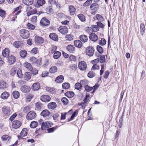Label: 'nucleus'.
Wrapping results in <instances>:
<instances>
[{
    "label": "nucleus",
    "mask_w": 146,
    "mask_h": 146,
    "mask_svg": "<svg viewBox=\"0 0 146 146\" xmlns=\"http://www.w3.org/2000/svg\"><path fill=\"white\" fill-rule=\"evenodd\" d=\"M2 111L4 117H7L12 113L11 110L9 108L4 106L2 108Z\"/></svg>",
    "instance_id": "1"
},
{
    "label": "nucleus",
    "mask_w": 146,
    "mask_h": 146,
    "mask_svg": "<svg viewBox=\"0 0 146 146\" xmlns=\"http://www.w3.org/2000/svg\"><path fill=\"white\" fill-rule=\"evenodd\" d=\"M19 33L20 36L23 38L27 39L29 36V33L27 30L21 29Z\"/></svg>",
    "instance_id": "2"
},
{
    "label": "nucleus",
    "mask_w": 146,
    "mask_h": 146,
    "mask_svg": "<svg viewBox=\"0 0 146 146\" xmlns=\"http://www.w3.org/2000/svg\"><path fill=\"white\" fill-rule=\"evenodd\" d=\"M94 49L92 46H89L87 47L86 50V54L90 56H92L94 53Z\"/></svg>",
    "instance_id": "3"
},
{
    "label": "nucleus",
    "mask_w": 146,
    "mask_h": 146,
    "mask_svg": "<svg viewBox=\"0 0 146 146\" xmlns=\"http://www.w3.org/2000/svg\"><path fill=\"white\" fill-rule=\"evenodd\" d=\"M78 67L81 70H86L87 68V65L86 62L84 61L80 62L78 64Z\"/></svg>",
    "instance_id": "4"
},
{
    "label": "nucleus",
    "mask_w": 146,
    "mask_h": 146,
    "mask_svg": "<svg viewBox=\"0 0 146 146\" xmlns=\"http://www.w3.org/2000/svg\"><path fill=\"white\" fill-rule=\"evenodd\" d=\"M42 121V120L41 119L40 123L42 124L41 128L42 130L45 129L46 127H50L52 125V123L51 122L47 121L44 122Z\"/></svg>",
    "instance_id": "5"
},
{
    "label": "nucleus",
    "mask_w": 146,
    "mask_h": 146,
    "mask_svg": "<svg viewBox=\"0 0 146 146\" xmlns=\"http://www.w3.org/2000/svg\"><path fill=\"white\" fill-rule=\"evenodd\" d=\"M36 116V113L34 111H31L27 114L26 118L28 120H31L34 119Z\"/></svg>",
    "instance_id": "6"
},
{
    "label": "nucleus",
    "mask_w": 146,
    "mask_h": 146,
    "mask_svg": "<svg viewBox=\"0 0 146 146\" xmlns=\"http://www.w3.org/2000/svg\"><path fill=\"white\" fill-rule=\"evenodd\" d=\"M90 8L92 11H93L92 12V14L94 15L99 8V6L98 4L94 3L91 5Z\"/></svg>",
    "instance_id": "7"
},
{
    "label": "nucleus",
    "mask_w": 146,
    "mask_h": 146,
    "mask_svg": "<svg viewBox=\"0 0 146 146\" xmlns=\"http://www.w3.org/2000/svg\"><path fill=\"white\" fill-rule=\"evenodd\" d=\"M22 124V123L18 120H14L13 121L12 125V127L15 129L19 128Z\"/></svg>",
    "instance_id": "8"
},
{
    "label": "nucleus",
    "mask_w": 146,
    "mask_h": 146,
    "mask_svg": "<svg viewBox=\"0 0 146 146\" xmlns=\"http://www.w3.org/2000/svg\"><path fill=\"white\" fill-rule=\"evenodd\" d=\"M40 24L43 26H47L50 24V22L45 17H43L40 21Z\"/></svg>",
    "instance_id": "9"
},
{
    "label": "nucleus",
    "mask_w": 146,
    "mask_h": 146,
    "mask_svg": "<svg viewBox=\"0 0 146 146\" xmlns=\"http://www.w3.org/2000/svg\"><path fill=\"white\" fill-rule=\"evenodd\" d=\"M40 99L43 102H48L50 101L51 98L48 95H44L41 96Z\"/></svg>",
    "instance_id": "10"
},
{
    "label": "nucleus",
    "mask_w": 146,
    "mask_h": 146,
    "mask_svg": "<svg viewBox=\"0 0 146 146\" xmlns=\"http://www.w3.org/2000/svg\"><path fill=\"white\" fill-rule=\"evenodd\" d=\"M58 31L62 34L64 35L68 33V29L66 26H61L58 29Z\"/></svg>",
    "instance_id": "11"
},
{
    "label": "nucleus",
    "mask_w": 146,
    "mask_h": 146,
    "mask_svg": "<svg viewBox=\"0 0 146 146\" xmlns=\"http://www.w3.org/2000/svg\"><path fill=\"white\" fill-rule=\"evenodd\" d=\"M89 38L91 40L94 42L98 39V36L94 33H92L90 35Z\"/></svg>",
    "instance_id": "12"
},
{
    "label": "nucleus",
    "mask_w": 146,
    "mask_h": 146,
    "mask_svg": "<svg viewBox=\"0 0 146 146\" xmlns=\"http://www.w3.org/2000/svg\"><path fill=\"white\" fill-rule=\"evenodd\" d=\"M35 41L36 44H41L43 42L44 40L41 37L36 36L35 38Z\"/></svg>",
    "instance_id": "13"
},
{
    "label": "nucleus",
    "mask_w": 146,
    "mask_h": 146,
    "mask_svg": "<svg viewBox=\"0 0 146 146\" xmlns=\"http://www.w3.org/2000/svg\"><path fill=\"white\" fill-rule=\"evenodd\" d=\"M31 89L30 87L27 86H24L21 87L20 90L23 93H27L29 92Z\"/></svg>",
    "instance_id": "14"
},
{
    "label": "nucleus",
    "mask_w": 146,
    "mask_h": 146,
    "mask_svg": "<svg viewBox=\"0 0 146 146\" xmlns=\"http://www.w3.org/2000/svg\"><path fill=\"white\" fill-rule=\"evenodd\" d=\"M23 66L28 71H32L33 70V67L31 65L27 62H25L23 64Z\"/></svg>",
    "instance_id": "15"
},
{
    "label": "nucleus",
    "mask_w": 146,
    "mask_h": 146,
    "mask_svg": "<svg viewBox=\"0 0 146 146\" xmlns=\"http://www.w3.org/2000/svg\"><path fill=\"white\" fill-rule=\"evenodd\" d=\"M57 105L54 102H52L48 104L47 107L48 109L50 110H54L56 107Z\"/></svg>",
    "instance_id": "16"
},
{
    "label": "nucleus",
    "mask_w": 146,
    "mask_h": 146,
    "mask_svg": "<svg viewBox=\"0 0 146 146\" xmlns=\"http://www.w3.org/2000/svg\"><path fill=\"white\" fill-rule=\"evenodd\" d=\"M49 37L53 40L57 41L58 40V35L54 33H50L49 36Z\"/></svg>",
    "instance_id": "17"
},
{
    "label": "nucleus",
    "mask_w": 146,
    "mask_h": 146,
    "mask_svg": "<svg viewBox=\"0 0 146 146\" xmlns=\"http://www.w3.org/2000/svg\"><path fill=\"white\" fill-rule=\"evenodd\" d=\"M8 63L10 65H11L13 64L16 60L15 57L12 55L9 57L8 58Z\"/></svg>",
    "instance_id": "18"
},
{
    "label": "nucleus",
    "mask_w": 146,
    "mask_h": 146,
    "mask_svg": "<svg viewBox=\"0 0 146 146\" xmlns=\"http://www.w3.org/2000/svg\"><path fill=\"white\" fill-rule=\"evenodd\" d=\"M49 4L52 5V6H56L57 8L60 7V4L57 2H56L54 0H50L48 1Z\"/></svg>",
    "instance_id": "19"
},
{
    "label": "nucleus",
    "mask_w": 146,
    "mask_h": 146,
    "mask_svg": "<svg viewBox=\"0 0 146 146\" xmlns=\"http://www.w3.org/2000/svg\"><path fill=\"white\" fill-rule=\"evenodd\" d=\"M66 48L67 50L70 53H73L75 50V48L73 45L70 44L68 45Z\"/></svg>",
    "instance_id": "20"
},
{
    "label": "nucleus",
    "mask_w": 146,
    "mask_h": 146,
    "mask_svg": "<svg viewBox=\"0 0 146 146\" xmlns=\"http://www.w3.org/2000/svg\"><path fill=\"white\" fill-rule=\"evenodd\" d=\"M2 54L4 57H7L9 54V49L7 48H5L4 50H3Z\"/></svg>",
    "instance_id": "21"
},
{
    "label": "nucleus",
    "mask_w": 146,
    "mask_h": 146,
    "mask_svg": "<svg viewBox=\"0 0 146 146\" xmlns=\"http://www.w3.org/2000/svg\"><path fill=\"white\" fill-rule=\"evenodd\" d=\"M9 95L10 94L9 92H5L1 94V97L3 99H7L9 96Z\"/></svg>",
    "instance_id": "22"
},
{
    "label": "nucleus",
    "mask_w": 146,
    "mask_h": 146,
    "mask_svg": "<svg viewBox=\"0 0 146 146\" xmlns=\"http://www.w3.org/2000/svg\"><path fill=\"white\" fill-rule=\"evenodd\" d=\"M64 79L63 76L62 75H60L56 78L55 81L57 83H60L63 81Z\"/></svg>",
    "instance_id": "23"
},
{
    "label": "nucleus",
    "mask_w": 146,
    "mask_h": 146,
    "mask_svg": "<svg viewBox=\"0 0 146 146\" xmlns=\"http://www.w3.org/2000/svg\"><path fill=\"white\" fill-rule=\"evenodd\" d=\"M23 44V43L22 42L17 41L14 42L13 45L15 47L18 48L19 47H21Z\"/></svg>",
    "instance_id": "24"
},
{
    "label": "nucleus",
    "mask_w": 146,
    "mask_h": 146,
    "mask_svg": "<svg viewBox=\"0 0 146 146\" xmlns=\"http://www.w3.org/2000/svg\"><path fill=\"white\" fill-rule=\"evenodd\" d=\"M74 44L76 47L80 48L82 46V43L81 41L79 40H76L74 41Z\"/></svg>",
    "instance_id": "25"
},
{
    "label": "nucleus",
    "mask_w": 146,
    "mask_h": 146,
    "mask_svg": "<svg viewBox=\"0 0 146 146\" xmlns=\"http://www.w3.org/2000/svg\"><path fill=\"white\" fill-rule=\"evenodd\" d=\"M69 11L71 15H74L76 11V9L72 5H70L69 7Z\"/></svg>",
    "instance_id": "26"
},
{
    "label": "nucleus",
    "mask_w": 146,
    "mask_h": 146,
    "mask_svg": "<svg viewBox=\"0 0 146 146\" xmlns=\"http://www.w3.org/2000/svg\"><path fill=\"white\" fill-rule=\"evenodd\" d=\"M50 114V112L48 110H46L43 111L41 113L40 115L43 117L48 116Z\"/></svg>",
    "instance_id": "27"
},
{
    "label": "nucleus",
    "mask_w": 146,
    "mask_h": 146,
    "mask_svg": "<svg viewBox=\"0 0 146 146\" xmlns=\"http://www.w3.org/2000/svg\"><path fill=\"white\" fill-rule=\"evenodd\" d=\"M145 26L144 24L142 23L141 24L140 27V33L142 35L145 33Z\"/></svg>",
    "instance_id": "28"
},
{
    "label": "nucleus",
    "mask_w": 146,
    "mask_h": 146,
    "mask_svg": "<svg viewBox=\"0 0 146 146\" xmlns=\"http://www.w3.org/2000/svg\"><path fill=\"white\" fill-rule=\"evenodd\" d=\"M40 88V84L39 83H35L33 84L32 88L34 90H37Z\"/></svg>",
    "instance_id": "29"
},
{
    "label": "nucleus",
    "mask_w": 146,
    "mask_h": 146,
    "mask_svg": "<svg viewBox=\"0 0 146 146\" xmlns=\"http://www.w3.org/2000/svg\"><path fill=\"white\" fill-rule=\"evenodd\" d=\"M31 74L29 72L25 73L24 76L25 79L27 81L29 80L31 78Z\"/></svg>",
    "instance_id": "30"
},
{
    "label": "nucleus",
    "mask_w": 146,
    "mask_h": 146,
    "mask_svg": "<svg viewBox=\"0 0 146 146\" xmlns=\"http://www.w3.org/2000/svg\"><path fill=\"white\" fill-rule=\"evenodd\" d=\"M7 85L5 82L3 81H0V89H4L7 87Z\"/></svg>",
    "instance_id": "31"
},
{
    "label": "nucleus",
    "mask_w": 146,
    "mask_h": 146,
    "mask_svg": "<svg viewBox=\"0 0 146 146\" xmlns=\"http://www.w3.org/2000/svg\"><path fill=\"white\" fill-rule=\"evenodd\" d=\"M80 39L82 42H86L88 40L87 37L85 35H82L80 37Z\"/></svg>",
    "instance_id": "32"
},
{
    "label": "nucleus",
    "mask_w": 146,
    "mask_h": 146,
    "mask_svg": "<svg viewBox=\"0 0 146 146\" xmlns=\"http://www.w3.org/2000/svg\"><path fill=\"white\" fill-rule=\"evenodd\" d=\"M23 3L27 5H30L33 4V0H23Z\"/></svg>",
    "instance_id": "33"
},
{
    "label": "nucleus",
    "mask_w": 146,
    "mask_h": 146,
    "mask_svg": "<svg viewBox=\"0 0 146 146\" xmlns=\"http://www.w3.org/2000/svg\"><path fill=\"white\" fill-rule=\"evenodd\" d=\"M1 138L3 141H8L11 139V137L8 135H4Z\"/></svg>",
    "instance_id": "34"
},
{
    "label": "nucleus",
    "mask_w": 146,
    "mask_h": 146,
    "mask_svg": "<svg viewBox=\"0 0 146 146\" xmlns=\"http://www.w3.org/2000/svg\"><path fill=\"white\" fill-rule=\"evenodd\" d=\"M42 106V104L39 102H37L35 105V110L37 111L40 110Z\"/></svg>",
    "instance_id": "35"
},
{
    "label": "nucleus",
    "mask_w": 146,
    "mask_h": 146,
    "mask_svg": "<svg viewBox=\"0 0 146 146\" xmlns=\"http://www.w3.org/2000/svg\"><path fill=\"white\" fill-rule=\"evenodd\" d=\"M65 95L68 98H71L74 96V93L72 91L67 92L65 93Z\"/></svg>",
    "instance_id": "36"
},
{
    "label": "nucleus",
    "mask_w": 146,
    "mask_h": 146,
    "mask_svg": "<svg viewBox=\"0 0 146 146\" xmlns=\"http://www.w3.org/2000/svg\"><path fill=\"white\" fill-rule=\"evenodd\" d=\"M61 53L60 52L57 51L55 52L54 54L53 57L55 59H57L60 56Z\"/></svg>",
    "instance_id": "37"
},
{
    "label": "nucleus",
    "mask_w": 146,
    "mask_h": 146,
    "mask_svg": "<svg viewBox=\"0 0 146 146\" xmlns=\"http://www.w3.org/2000/svg\"><path fill=\"white\" fill-rule=\"evenodd\" d=\"M12 94L13 97L15 99H17L20 96V94L19 92L17 91H14L13 92Z\"/></svg>",
    "instance_id": "38"
},
{
    "label": "nucleus",
    "mask_w": 146,
    "mask_h": 146,
    "mask_svg": "<svg viewBox=\"0 0 146 146\" xmlns=\"http://www.w3.org/2000/svg\"><path fill=\"white\" fill-rule=\"evenodd\" d=\"M27 130L26 128H24L21 133V135L22 137H24L27 135Z\"/></svg>",
    "instance_id": "39"
},
{
    "label": "nucleus",
    "mask_w": 146,
    "mask_h": 146,
    "mask_svg": "<svg viewBox=\"0 0 146 146\" xmlns=\"http://www.w3.org/2000/svg\"><path fill=\"white\" fill-rule=\"evenodd\" d=\"M38 125V123L36 121H33L31 122L30 125V127L33 128H36Z\"/></svg>",
    "instance_id": "40"
},
{
    "label": "nucleus",
    "mask_w": 146,
    "mask_h": 146,
    "mask_svg": "<svg viewBox=\"0 0 146 146\" xmlns=\"http://www.w3.org/2000/svg\"><path fill=\"white\" fill-rule=\"evenodd\" d=\"M78 17L80 20L82 22H84L86 20V19L84 16L82 14H80L78 15Z\"/></svg>",
    "instance_id": "41"
},
{
    "label": "nucleus",
    "mask_w": 146,
    "mask_h": 146,
    "mask_svg": "<svg viewBox=\"0 0 146 146\" xmlns=\"http://www.w3.org/2000/svg\"><path fill=\"white\" fill-rule=\"evenodd\" d=\"M57 67L55 66H52L50 69V72L51 73H54L57 71Z\"/></svg>",
    "instance_id": "42"
},
{
    "label": "nucleus",
    "mask_w": 146,
    "mask_h": 146,
    "mask_svg": "<svg viewBox=\"0 0 146 146\" xmlns=\"http://www.w3.org/2000/svg\"><path fill=\"white\" fill-rule=\"evenodd\" d=\"M65 38L67 40L71 41L73 39L74 37L71 34L67 35H66Z\"/></svg>",
    "instance_id": "43"
},
{
    "label": "nucleus",
    "mask_w": 146,
    "mask_h": 146,
    "mask_svg": "<svg viewBox=\"0 0 146 146\" xmlns=\"http://www.w3.org/2000/svg\"><path fill=\"white\" fill-rule=\"evenodd\" d=\"M99 44L100 45L104 46L106 44V41L104 38H101V40H99Z\"/></svg>",
    "instance_id": "44"
},
{
    "label": "nucleus",
    "mask_w": 146,
    "mask_h": 146,
    "mask_svg": "<svg viewBox=\"0 0 146 146\" xmlns=\"http://www.w3.org/2000/svg\"><path fill=\"white\" fill-rule=\"evenodd\" d=\"M17 74L18 77L21 78L23 77V74L22 72V70L21 69H19L17 71Z\"/></svg>",
    "instance_id": "45"
},
{
    "label": "nucleus",
    "mask_w": 146,
    "mask_h": 146,
    "mask_svg": "<svg viewBox=\"0 0 146 146\" xmlns=\"http://www.w3.org/2000/svg\"><path fill=\"white\" fill-rule=\"evenodd\" d=\"M70 84L68 83H65L62 84V86L63 89H67L70 87Z\"/></svg>",
    "instance_id": "46"
},
{
    "label": "nucleus",
    "mask_w": 146,
    "mask_h": 146,
    "mask_svg": "<svg viewBox=\"0 0 146 146\" xmlns=\"http://www.w3.org/2000/svg\"><path fill=\"white\" fill-rule=\"evenodd\" d=\"M92 31L94 32H96L98 31L99 30V28L98 25H93L92 26Z\"/></svg>",
    "instance_id": "47"
},
{
    "label": "nucleus",
    "mask_w": 146,
    "mask_h": 146,
    "mask_svg": "<svg viewBox=\"0 0 146 146\" xmlns=\"http://www.w3.org/2000/svg\"><path fill=\"white\" fill-rule=\"evenodd\" d=\"M16 69L15 67H13L11 69L10 71V74L13 76L15 75L16 73Z\"/></svg>",
    "instance_id": "48"
},
{
    "label": "nucleus",
    "mask_w": 146,
    "mask_h": 146,
    "mask_svg": "<svg viewBox=\"0 0 146 146\" xmlns=\"http://www.w3.org/2000/svg\"><path fill=\"white\" fill-rule=\"evenodd\" d=\"M94 19H96L98 20L99 21H102L104 20L103 17L99 14H97L96 15L95 18L94 17Z\"/></svg>",
    "instance_id": "49"
},
{
    "label": "nucleus",
    "mask_w": 146,
    "mask_h": 146,
    "mask_svg": "<svg viewBox=\"0 0 146 146\" xmlns=\"http://www.w3.org/2000/svg\"><path fill=\"white\" fill-rule=\"evenodd\" d=\"M82 87V86L80 82V83L78 82L75 85V89L78 90H79L81 89Z\"/></svg>",
    "instance_id": "50"
},
{
    "label": "nucleus",
    "mask_w": 146,
    "mask_h": 146,
    "mask_svg": "<svg viewBox=\"0 0 146 146\" xmlns=\"http://www.w3.org/2000/svg\"><path fill=\"white\" fill-rule=\"evenodd\" d=\"M20 54L21 56L23 58L26 57L27 54V52L25 50H23L20 52Z\"/></svg>",
    "instance_id": "51"
},
{
    "label": "nucleus",
    "mask_w": 146,
    "mask_h": 146,
    "mask_svg": "<svg viewBox=\"0 0 146 146\" xmlns=\"http://www.w3.org/2000/svg\"><path fill=\"white\" fill-rule=\"evenodd\" d=\"M85 90L87 92H88L92 90L93 88L88 86V85H86L85 86Z\"/></svg>",
    "instance_id": "52"
},
{
    "label": "nucleus",
    "mask_w": 146,
    "mask_h": 146,
    "mask_svg": "<svg viewBox=\"0 0 146 146\" xmlns=\"http://www.w3.org/2000/svg\"><path fill=\"white\" fill-rule=\"evenodd\" d=\"M27 28L29 29L33 30L35 28V26L31 23H28L27 25Z\"/></svg>",
    "instance_id": "53"
},
{
    "label": "nucleus",
    "mask_w": 146,
    "mask_h": 146,
    "mask_svg": "<svg viewBox=\"0 0 146 146\" xmlns=\"http://www.w3.org/2000/svg\"><path fill=\"white\" fill-rule=\"evenodd\" d=\"M57 47L56 46H52L50 48V52L51 53H54L56 50Z\"/></svg>",
    "instance_id": "54"
},
{
    "label": "nucleus",
    "mask_w": 146,
    "mask_h": 146,
    "mask_svg": "<svg viewBox=\"0 0 146 146\" xmlns=\"http://www.w3.org/2000/svg\"><path fill=\"white\" fill-rule=\"evenodd\" d=\"M106 61V59L105 58V56L101 55V56L100 59V62L101 63H102L105 62Z\"/></svg>",
    "instance_id": "55"
},
{
    "label": "nucleus",
    "mask_w": 146,
    "mask_h": 146,
    "mask_svg": "<svg viewBox=\"0 0 146 146\" xmlns=\"http://www.w3.org/2000/svg\"><path fill=\"white\" fill-rule=\"evenodd\" d=\"M33 98V96L31 95H29L27 96L26 98V102H30Z\"/></svg>",
    "instance_id": "56"
},
{
    "label": "nucleus",
    "mask_w": 146,
    "mask_h": 146,
    "mask_svg": "<svg viewBox=\"0 0 146 146\" xmlns=\"http://www.w3.org/2000/svg\"><path fill=\"white\" fill-rule=\"evenodd\" d=\"M61 101L64 104H67L68 102V99L66 98L63 97L61 99Z\"/></svg>",
    "instance_id": "57"
},
{
    "label": "nucleus",
    "mask_w": 146,
    "mask_h": 146,
    "mask_svg": "<svg viewBox=\"0 0 146 146\" xmlns=\"http://www.w3.org/2000/svg\"><path fill=\"white\" fill-rule=\"evenodd\" d=\"M97 49L100 53L102 54L103 52V50L102 48L100 46L98 45L97 46Z\"/></svg>",
    "instance_id": "58"
},
{
    "label": "nucleus",
    "mask_w": 146,
    "mask_h": 146,
    "mask_svg": "<svg viewBox=\"0 0 146 146\" xmlns=\"http://www.w3.org/2000/svg\"><path fill=\"white\" fill-rule=\"evenodd\" d=\"M45 3L44 0H38L37 3L38 5L39 6H42Z\"/></svg>",
    "instance_id": "59"
},
{
    "label": "nucleus",
    "mask_w": 146,
    "mask_h": 146,
    "mask_svg": "<svg viewBox=\"0 0 146 146\" xmlns=\"http://www.w3.org/2000/svg\"><path fill=\"white\" fill-rule=\"evenodd\" d=\"M95 76L94 73L92 71L90 72L88 74V77L90 78H92Z\"/></svg>",
    "instance_id": "60"
},
{
    "label": "nucleus",
    "mask_w": 146,
    "mask_h": 146,
    "mask_svg": "<svg viewBox=\"0 0 146 146\" xmlns=\"http://www.w3.org/2000/svg\"><path fill=\"white\" fill-rule=\"evenodd\" d=\"M37 13V11L36 9H34L31 10L29 12L27 13V15L29 16L31 14H33L36 13Z\"/></svg>",
    "instance_id": "61"
},
{
    "label": "nucleus",
    "mask_w": 146,
    "mask_h": 146,
    "mask_svg": "<svg viewBox=\"0 0 146 146\" xmlns=\"http://www.w3.org/2000/svg\"><path fill=\"white\" fill-rule=\"evenodd\" d=\"M38 51V49L36 48H34L31 50V53L32 54H36Z\"/></svg>",
    "instance_id": "62"
},
{
    "label": "nucleus",
    "mask_w": 146,
    "mask_h": 146,
    "mask_svg": "<svg viewBox=\"0 0 146 146\" xmlns=\"http://www.w3.org/2000/svg\"><path fill=\"white\" fill-rule=\"evenodd\" d=\"M46 11L48 14L53 13L54 12L53 9L50 7H48L46 9Z\"/></svg>",
    "instance_id": "63"
},
{
    "label": "nucleus",
    "mask_w": 146,
    "mask_h": 146,
    "mask_svg": "<svg viewBox=\"0 0 146 146\" xmlns=\"http://www.w3.org/2000/svg\"><path fill=\"white\" fill-rule=\"evenodd\" d=\"M0 16L2 17H5V11L0 9Z\"/></svg>",
    "instance_id": "64"
}]
</instances>
